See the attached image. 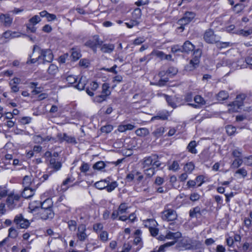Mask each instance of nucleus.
Here are the masks:
<instances>
[{
  "label": "nucleus",
  "mask_w": 252,
  "mask_h": 252,
  "mask_svg": "<svg viewBox=\"0 0 252 252\" xmlns=\"http://www.w3.org/2000/svg\"><path fill=\"white\" fill-rule=\"evenodd\" d=\"M37 53L38 59H40V63L45 64L51 63L53 59L52 52L50 49H42L37 45H34L33 54Z\"/></svg>",
  "instance_id": "obj_1"
},
{
  "label": "nucleus",
  "mask_w": 252,
  "mask_h": 252,
  "mask_svg": "<svg viewBox=\"0 0 252 252\" xmlns=\"http://www.w3.org/2000/svg\"><path fill=\"white\" fill-rule=\"evenodd\" d=\"M158 158V157L157 155L145 158L143 162L144 171L152 170L153 173H154V169L160 167L161 165L159 161L157 160Z\"/></svg>",
  "instance_id": "obj_2"
},
{
  "label": "nucleus",
  "mask_w": 252,
  "mask_h": 252,
  "mask_svg": "<svg viewBox=\"0 0 252 252\" xmlns=\"http://www.w3.org/2000/svg\"><path fill=\"white\" fill-rule=\"evenodd\" d=\"M53 201L51 199L48 198L45 200L43 202L33 201L29 204V209L31 211H35L37 209H52Z\"/></svg>",
  "instance_id": "obj_3"
},
{
  "label": "nucleus",
  "mask_w": 252,
  "mask_h": 252,
  "mask_svg": "<svg viewBox=\"0 0 252 252\" xmlns=\"http://www.w3.org/2000/svg\"><path fill=\"white\" fill-rule=\"evenodd\" d=\"M246 98L245 94H240L237 95L235 100L228 104L229 108L228 111L229 113L237 112L243 105V101Z\"/></svg>",
  "instance_id": "obj_4"
},
{
  "label": "nucleus",
  "mask_w": 252,
  "mask_h": 252,
  "mask_svg": "<svg viewBox=\"0 0 252 252\" xmlns=\"http://www.w3.org/2000/svg\"><path fill=\"white\" fill-rule=\"evenodd\" d=\"M118 185L117 182L114 181L110 183V181L107 180H101L95 182V188L100 190L106 189L109 192L113 191Z\"/></svg>",
  "instance_id": "obj_5"
},
{
  "label": "nucleus",
  "mask_w": 252,
  "mask_h": 252,
  "mask_svg": "<svg viewBox=\"0 0 252 252\" xmlns=\"http://www.w3.org/2000/svg\"><path fill=\"white\" fill-rule=\"evenodd\" d=\"M20 198V196L18 194H9L6 199V205L9 209L12 210L19 206Z\"/></svg>",
  "instance_id": "obj_6"
},
{
  "label": "nucleus",
  "mask_w": 252,
  "mask_h": 252,
  "mask_svg": "<svg viewBox=\"0 0 252 252\" xmlns=\"http://www.w3.org/2000/svg\"><path fill=\"white\" fill-rule=\"evenodd\" d=\"M109 85L104 83L102 86V92L100 95H98L95 97V101L100 103L105 100L107 97L110 94L111 92L109 90Z\"/></svg>",
  "instance_id": "obj_7"
},
{
  "label": "nucleus",
  "mask_w": 252,
  "mask_h": 252,
  "mask_svg": "<svg viewBox=\"0 0 252 252\" xmlns=\"http://www.w3.org/2000/svg\"><path fill=\"white\" fill-rule=\"evenodd\" d=\"M201 50L197 49L193 53L194 58L189 62V64L187 66V68L189 70H192L198 66L199 63V58L201 56Z\"/></svg>",
  "instance_id": "obj_8"
},
{
  "label": "nucleus",
  "mask_w": 252,
  "mask_h": 252,
  "mask_svg": "<svg viewBox=\"0 0 252 252\" xmlns=\"http://www.w3.org/2000/svg\"><path fill=\"white\" fill-rule=\"evenodd\" d=\"M195 14L192 12H187L184 16L179 20V24L181 25L180 29H184L183 25H185L190 22L194 18Z\"/></svg>",
  "instance_id": "obj_9"
},
{
  "label": "nucleus",
  "mask_w": 252,
  "mask_h": 252,
  "mask_svg": "<svg viewBox=\"0 0 252 252\" xmlns=\"http://www.w3.org/2000/svg\"><path fill=\"white\" fill-rule=\"evenodd\" d=\"M14 222L16 224L19 225L21 228H27L30 224L29 220L24 218L22 214L15 216Z\"/></svg>",
  "instance_id": "obj_10"
},
{
  "label": "nucleus",
  "mask_w": 252,
  "mask_h": 252,
  "mask_svg": "<svg viewBox=\"0 0 252 252\" xmlns=\"http://www.w3.org/2000/svg\"><path fill=\"white\" fill-rule=\"evenodd\" d=\"M177 215L175 211L168 209L162 212V220L167 221H173L177 219Z\"/></svg>",
  "instance_id": "obj_11"
},
{
  "label": "nucleus",
  "mask_w": 252,
  "mask_h": 252,
  "mask_svg": "<svg viewBox=\"0 0 252 252\" xmlns=\"http://www.w3.org/2000/svg\"><path fill=\"white\" fill-rule=\"evenodd\" d=\"M203 38L208 43L214 44L217 41L216 35L214 34V31L211 29L206 30L204 34Z\"/></svg>",
  "instance_id": "obj_12"
},
{
  "label": "nucleus",
  "mask_w": 252,
  "mask_h": 252,
  "mask_svg": "<svg viewBox=\"0 0 252 252\" xmlns=\"http://www.w3.org/2000/svg\"><path fill=\"white\" fill-rule=\"evenodd\" d=\"M38 212L40 219L43 220L51 219L54 217L52 209H38Z\"/></svg>",
  "instance_id": "obj_13"
},
{
  "label": "nucleus",
  "mask_w": 252,
  "mask_h": 252,
  "mask_svg": "<svg viewBox=\"0 0 252 252\" xmlns=\"http://www.w3.org/2000/svg\"><path fill=\"white\" fill-rule=\"evenodd\" d=\"M13 22V18L8 14H1L0 15V23L7 28L11 26Z\"/></svg>",
  "instance_id": "obj_14"
},
{
  "label": "nucleus",
  "mask_w": 252,
  "mask_h": 252,
  "mask_svg": "<svg viewBox=\"0 0 252 252\" xmlns=\"http://www.w3.org/2000/svg\"><path fill=\"white\" fill-rule=\"evenodd\" d=\"M74 181L75 178L72 176L68 177L63 182L61 187V190L63 191H65L69 187L76 185L77 182L74 183Z\"/></svg>",
  "instance_id": "obj_15"
},
{
  "label": "nucleus",
  "mask_w": 252,
  "mask_h": 252,
  "mask_svg": "<svg viewBox=\"0 0 252 252\" xmlns=\"http://www.w3.org/2000/svg\"><path fill=\"white\" fill-rule=\"evenodd\" d=\"M22 34L17 32L7 31L3 33L2 37L5 39H10L14 38L19 37Z\"/></svg>",
  "instance_id": "obj_16"
},
{
  "label": "nucleus",
  "mask_w": 252,
  "mask_h": 252,
  "mask_svg": "<svg viewBox=\"0 0 252 252\" xmlns=\"http://www.w3.org/2000/svg\"><path fill=\"white\" fill-rule=\"evenodd\" d=\"M115 49L113 44H103L100 47L101 51L104 53H111Z\"/></svg>",
  "instance_id": "obj_17"
},
{
  "label": "nucleus",
  "mask_w": 252,
  "mask_h": 252,
  "mask_svg": "<svg viewBox=\"0 0 252 252\" xmlns=\"http://www.w3.org/2000/svg\"><path fill=\"white\" fill-rule=\"evenodd\" d=\"M180 244L186 250H195L197 247L191 243V241L188 239H183L180 241Z\"/></svg>",
  "instance_id": "obj_18"
},
{
  "label": "nucleus",
  "mask_w": 252,
  "mask_h": 252,
  "mask_svg": "<svg viewBox=\"0 0 252 252\" xmlns=\"http://www.w3.org/2000/svg\"><path fill=\"white\" fill-rule=\"evenodd\" d=\"M194 49V46L189 41H186L185 42L182 47V52L189 53L190 51H192Z\"/></svg>",
  "instance_id": "obj_19"
},
{
  "label": "nucleus",
  "mask_w": 252,
  "mask_h": 252,
  "mask_svg": "<svg viewBox=\"0 0 252 252\" xmlns=\"http://www.w3.org/2000/svg\"><path fill=\"white\" fill-rule=\"evenodd\" d=\"M182 236V234L180 232H172L168 231L166 234V237L167 239L174 240L173 241L177 242V240Z\"/></svg>",
  "instance_id": "obj_20"
},
{
  "label": "nucleus",
  "mask_w": 252,
  "mask_h": 252,
  "mask_svg": "<svg viewBox=\"0 0 252 252\" xmlns=\"http://www.w3.org/2000/svg\"><path fill=\"white\" fill-rule=\"evenodd\" d=\"M176 243V241H171L166 243L165 244L161 245L158 249L157 248L154 249V250L151 252H164L165 251V249L169 247L174 245Z\"/></svg>",
  "instance_id": "obj_21"
},
{
  "label": "nucleus",
  "mask_w": 252,
  "mask_h": 252,
  "mask_svg": "<svg viewBox=\"0 0 252 252\" xmlns=\"http://www.w3.org/2000/svg\"><path fill=\"white\" fill-rule=\"evenodd\" d=\"M85 231V228L84 225H81L78 227L77 237L80 241H84L87 236Z\"/></svg>",
  "instance_id": "obj_22"
},
{
  "label": "nucleus",
  "mask_w": 252,
  "mask_h": 252,
  "mask_svg": "<svg viewBox=\"0 0 252 252\" xmlns=\"http://www.w3.org/2000/svg\"><path fill=\"white\" fill-rule=\"evenodd\" d=\"M34 195V190L29 188L28 187H25L22 193V195L25 198H29Z\"/></svg>",
  "instance_id": "obj_23"
},
{
  "label": "nucleus",
  "mask_w": 252,
  "mask_h": 252,
  "mask_svg": "<svg viewBox=\"0 0 252 252\" xmlns=\"http://www.w3.org/2000/svg\"><path fill=\"white\" fill-rule=\"evenodd\" d=\"M189 215L191 218H197L198 216H201V209L199 207L196 206L190 209Z\"/></svg>",
  "instance_id": "obj_24"
},
{
  "label": "nucleus",
  "mask_w": 252,
  "mask_h": 252,
  "mask_svg": "<svg viewBox=\"0 0 252 252\" xmlns=\"http://www.w3.org/2000/svg\"><path fill=\"white\" fill-rule=\"evenodd\" d=\"M50 167L53 168L55 171L59 170L62 167V164L59 161H56L54 158H51L50 160Z\"/></svg>",
  "instance_id": "obj_25"
},
{
  "label": "nucleus",
  "mask_w": 252,
  "mask_h": 252,
  "mask_svg": "<svg viewBox=\"0 0 252 252\" xmlns=\"http://www.w3.org/2000/svg\"><path fill=\"white\" fill-rule=\"evenodd\" d=\"M32 175H26L23 179V185L25 187H28L31 184H35L36 182V179H32Z\"/></svg>",
  "instance_id": "obj_26"
},
{
  "label": "nucleus",
  "mask_w": 252,
  "mask_h": 252,
  "mask_svg": "<svg viewBox=\"0 0 252 252\" xmlns=\"http://www.w3.org/2000/svg\"><path fill=\"white\" fill-rule=\"evenodd\" d=\"M229 97V94L225 91H220L217 95V99L219 101H224Z\"/></svg>",
  "instance_id": "obj_27"
},
{
  "label": "nucleus",
  "mask_w": 252,
  "mask_h": 252,
  "mask_svg": "<svg viewBox=\"0 0 252 252\" xmlns=\"http://www.w3.org/2000/svg\"><path fill=\"white\" fill-rule=\"evenodd\" d=\"M58 67L56 65L51 64L48 68L47 72L51 76H54L58 72Z\"/></svg>",
  "instance_id": "obj_28"
},
{
  "label": "nucleus",
  "mask_w": 252,
  "mask_h": 252,
  "mask_svg": "<svg viewBox=\"0 0 252 252\" xmlns=\"http://www.w3.org/2000/svg\"><path fill=\"white\" fill-rule=\"evenodd\" d=\"M86 82V78L85 77L82 76L77 84L75 87L79 90H82L84 89Z\"/></svg>",
  "instance_id": "obj_29"
},
{
  "label": "nucleus",
  "mask_w": 252,
  "mask_h": 252,
  "mask_svg": "<svg viewBox=\"0 0 252 252\" xmlns=\"http://www.w3.org/2000/svg\"><path fill=\"white\" fill-rule=\"evenodd\" d=\"M135 133L137 136L144 137L149 134V130L147 128H140L135 131Z\"/></svg>",
  "instance_id": "obj_30"
},
{
  "label": "nucleus",
  "mask_w": 252,
  "mask_h": 252,
  "mask_svg": "<svg viewBox=\"0 0 252 252\" xmlns=\"http://www.w3.org/2000/svg\"><path fill=\"white\" fill-rule=\"evenodd\" d=\"M196 146V142L195 141H191L188 145L187 149L188 151L192 154H196L197 151L195 149Z\"/></svg>",
  "instance_id": "obj_31"
},
{
  "label": "nucleus",
  "mask_w": 252,
  "mask_h": 252,
  "mask_svg": "<svg viewBox=\"0 0 252 252\" xmlns=\"http://www.w3.org/2000/svg\"><path fill=\"white\" fill-rule=\"evenodd\" d=\"M63 139L64 141L68 143H71L73 144L77 143V141L75 137L68 135L66 134H63Z\"/></svg>",
  "instance_id": "obj_32"
},
{
  "label": "nucleus",
  "mask_w": 252,
  "mask_h": 252,
  "mask_svg": "<svg viewBox=\"0 0 252 252\" xmlns=\"http://www.w3.org/2000/svg\"><path fill=\"white\" fill-rule=\"evenodd\" d=\"M168 114L167 113H158L157 116L152 117L151 120H158L160 119L162 120H165L167 119Z\"/></svg>",
  "instance_id": "obj_33"
},
{
  "label": "nucleus",
  "mask_w": 252,
  "mask_h": 252,
  "mask_svg": "<svg viewBox=\"0 0 252 252\" xmlns=\"http://www.w3.org/2000/svg\"><path fill=\"white\" fill-rule=\"evenodd\" d=\"M98 238L102 242H106L108 240V233L106 231H102L98 233Z\"/></svg>",
  "instance_id": "obj_34"
},
{
  "label": "nucleus",
  "mask_w": 252,
  "mask_h": 252,
  "mask_svg": "<svg viewBox=\"0 0 252 252\" xmlns=\"http://www.w3.org/2000/svg\"><path fill=\"white\" fill-rule=\"evenodd\" d=\"M194 168V165L192 162H189L186 164L184 169L186 172H191Z\"/></svg>",
  "instance_id": "obj_35"
},
{
  "label": "nucleus",
  "mask_w": 252,
  "mask_h": 252,
  "mask_svg": "<svg viewBox=\"0 0 252 252\" xmlns=\"http://www.w3.org/2000/svg\"><path fill=\"white\" fill-rule=\"evenodd\" d=\"M18 236L17 231L13 227H10L8 230V237L16 238Z\"/></svg>",
  "instance_id": "obj_36"
},
{
  "label": "nucleus",
  "mask_w": 252,
  "mask_h": 252,
  "mask_svg": "<svg viewBox=\"0 0 252 252\" xmlns=\"http://www.w3.org/2000/svg\"><path fill=\"white\" fill-rule=\"evenodd\" d=\"M164 132V128L163 127H159L157 128L153 132V134L157 137L161 136Z\"/></svg>",
  "instance_id": "obj_37"
},
{
  "label": "nucleus",
  "mask_w": 252,
  "mask_h": 252,
  "mask_svg": "<svg viewBox=\"0 0 252 252\" xmlns=\"http://www.w3.org/2000/svg\"><path fill=\"white\" fill-rule=\"evenodd\" d=\"M41 21L40 17L38 15H35L29 20V24L35 25Z\"/></svg>",
  "instance_id": "obj_38"
},
{
  "label": "nucleus",
  "mask_w": 252,
  "mask_h": 252,
  "mask_svg": "<svg viewBox=\"0 0 252 252\" xmlns=\"http://www.w3.org/2000/svg\"><path fill=\"white\" fill-rule=\"evenodd\" d=\"M152 55H155L160 59L162 60L164 59L165 54L160 51L154 50L151 53Z\"/></svg>",
  "instance_id": "obj_39"
},
{
  "label": "nucleus",
  "mask_w": 252,
  "mask_h": 252,
  "mask_svg": "<svg viewBox=\"0 0 252 252\" xmlns=\"http://www.w3.org/2000/svg\"><path fill=\"white\" fill-rule=\"evenodd\" d=\"M227 133L231 135H233L236 131V128L235 126L231 125H228L225 127Z\"/></svg>",
  "instance_id": "obj_40"
},
{
  "label": "nucleus",
  "mask_w": 252,
  "mask_h": 252,
  "mask_svg": "<svg viewBox=\"0 0 252 252\" xmlns=\"http://www.w3.org/2000/svg\"><path fill=\"white\" fill-rule=\"evenodd\" d=\"M113 126L110 125H108L101 127L100 130L102 132L108 133L110 132L113 130Z\"/></svg>",
  "instance_id": "obj_41"
},
{
  "label": "nucleus",
  "mask_w": 252,
  "mask_h": 252,
  "mask_svg": "<svg viewBox=\"0 0 252 252\" xmlns=\"http://www.w3.org/2000/svg\"><path fill=\"white\" fill-rule=\"evenodd\" d=\"M194 101L198 104L204 105L206 104V101L204 98L200 95H196L194 97Z\"/></svg>",
  "instance_id": "obj_42"
},
{
  "label": "nucleus",
  "mask_w": 252,
  "mask_h": 252,
  "mask_svg": "<svg viewBox=\"0 0 252 252\" xmlns=\"http://www.w3.org/2000/svg\"><path fill=\"white\" fill-rule=\"evenodd\" d=\"M216 44L217 47L219 48H226V47L230 46L231 45V43L230 42H219L218 40H217Z\"/></svg>",
  "instance_id": "obj_43"
},
{
  "label": "nucleus",
  "mask_w": 252,
  "mask_h": 252,
  "mask_svg": "<svg viewBox=\"0 0 252 252\" xmlns=\"http://www.w3.org/2000/svg\"><path fill=\"white\" fill-rule=\"evenodd\" d=\"M245 7L244 4L242 3H237L233 7V10L236 13H239L242 11Z\"/></svg>",
  "instance_id": "obj_44"
},
{
  "label": "nucleus",
  "mask_w": 252,
  "mask_h": 252,
  "mask_svg": "<svg viewBox=\"0 0 252 252\" xmlns=\"http://www.w3.org/2000/svg\"><path fill=\"white\" fill-rule=\"evenodd\" d=\"M169 169L174 172H176L179 169V164L177 161H174L172 164L169 166Z\"/></svg>",
  "instance_id": "obj_45"
},
{
  "label": "nucleus",
  "mask_w": 252,
  "mask_h": 252,
  "mask_svg": "<svg viewBox=\"0 0 252 252\" xmlns=\"http://www.w3.org/2000/svg\"><path fill=\"white\" fill-rule=\"evenodd\" d=\"M65 80L68 83L72 84L76 82L77 78L75 76L69 75L66 77Z\"/></svg>",
  "instance_id": "obj_46"
},
{
  "label": "nucleus",
  "mask_w": 252,
  "mask_h": 252,
  "mask_svg": "<svg viewBox=\"0 0 252 252\" xmlns=\"http://www.w3.org/2000/svg\"><path fill=\"white\" fill-rule=\"evenodd\" d=\"M165 98L169 105L173 108L176 107V104L173 102L172 98L167 95H165Z\"/></svg>",
  "instance_id": "obj_47"
},
{
  "label": "nucleus",
  "mask_w": 252,
  "mask_h": 252,
  "mask_svg": "<svg viewBox=\"0 0 252 252\" xmlns=\"http://www.w3.org/2000/svg\"><path fill=\"white\" fill-rule=\"evenodd\" d=\"M77 223L75 220H70L68 222V225L69 229L71 231H75L76 229Z\"/></svg>",
  "instance_id": "obj_48"
},
{
  "label": "nucleus",
  "mask_w": 252,
  "mask_h": 252,
  "mask_svg": "<svg viewBox=\"0 0 252 252\" xmlns=\"http://www.w3.org/2000/svg\"><path fill=\"white\" fill-rule=\"evenodd\" d=\"M33 54H34L32 53V55L30 56V59L27 60V63H28V64L34 63L37 62H39V63H40V59H38V56L37 58H32V59L31 58L33 56Z\"/></svg>",
  "instance_id": "obj_49"
},
{
  "label": "nucleus",
  "mask_w": 252,
  "mask_h": 252,
  "mask_svg": "<svg viewBox=\"0 0 252 252\" xmlns=\"http://www.w3.org/2000/svg\"><path fill=\"white\" fill-rule=\"evenodd\" d=\"M242 163V160L241 158H236L233 161L231 166L232 168H238Z\"/></svg>",
  "instance_id": "obj_50"
},
{
  "label": "nucleus",
  "mask_w": 252,
  "mask_h": 252,
  "mask_svg": "<svg viewBox=\"0 0 252 252\" xmlns=\"http://www.w3.org/2000/svg\"><path fill=\"white\" fill-rule=\"evenodd\" d=\"M178 70L174 67H170L166 71L167 74L171 76L175 75L177 74Z\"/></svg>",
  "instance_id": "obj_51"
},
{
  "label": "nucleus",
  "mask_w": 252,
  "mask_h": 252,
  "mask_svg": "<svg viewBox=\"0 0 252 252\" xmlns=\"http://www.w3.org/2000/svg\"><path fill=\"white\" fill-rule=\"evenodd\" d=\"M127 209V207L126 206V204L125 203H122L120 205L118 211L119 212L120 214H122L126 212Z\"/></svg>",
  "instance_id": "obj_52"
},
{
  "label": "nucleus",
  "mask_w": 252,
  "mask_h": 252,
  "mask_svg": "<svg viewBox=\"0 0 252 252\" xmlns=\"http://www.w3.org/2000/svg\"><path fill=\"white\" fill-rule=\"evenodd\" d=\"M145 41V39L144 37H139L134 40L133 43L135 45H138L143 43Z\"/></svg>",
  "instance_id": "obj_53"
},
{
  "label": "nucleus",
  "mask_w": 252,
  "mask_h": 252,
  "mask_svg": "<svg viewBox=\"0 0 252 252\" xmlns=\"http://www.w3.org/2000/svg\"><path fill=\"white\" fill-rule=\"evenodd\" d=\"M105 167V164L103 161H98L95 163V170L101 171Z\"/></svg>",
  "instance_id": "obj_54"
},
{
  "label": "nucleus",
  "mask_w": 252,
  "mask_h": 252,
  "mask_svg": "<svg viewBox=\"0 0 252 252\" xmlns=\"http://www.w3.org/2000/svg\"><path fill=\"white\" fill-rule=\"evenodd\" d=\"M41 175L42 174H37L38 176L36 177V178H39L40 182L38 183L37 185L40 184L41 182H44L48 178L49 176L48 174H43L42 176L40 177Z\"/></svg>",
  "instance_id": "obj_55"
},
{
  "label": "nucleus",
  "mask_w": 252,
  "mask_h": 252,
  "mask_svg": "<svg viewBox=\"0 0 252 252\" xmlns=\"http://www.w3.org/2000/svg\"><path fill=\"white\" fill-rule=\"evenodd\" d=\"M204 177L202 175H199L196 177L195 181L197 183L196 184L198 185V186H200L202 184V183L204 182Z\"/></svg>",
  "instance_id": "obj_56"
},
{
  "label": "nucleus",
  "mask_w": 252,
  "mask_h": 252,
  "mask_svg": "<svg viewBox=\"0 0 252 252\" xmlns=\"http://www.w3.org/2000/svg\"><path fill=\"white\" fill-rule=\"evenodd\" d=\"M252 33V30H242L240 31L239 34L242 35L244 36H247Z\"/></svg>",
  "instance_id": "obj_57"
},
{
  "label": "nucleus",
  "mask_w": 252,
  "mask_h": 252,
  "mask_svg": "<svg viewBox=\"0 0 252 252\" xmlns=\"http://www.w3.org/2000/svg\"><path fill=\"white\" fill-rule=\"evenodd\" d=\"M31 118L29 117H24L20 120V122L23 125L29 124L31 122Z\"/></svg>",
  "instance_id": "obj_58"
},
{
  "label": "nucleus",
  "mask_w": 252,
  "mask_h": 252,
  "mask_svg": "<svg viewBox=\"0 0 252 252\" xmlns=\"http://www.w3.org/2000/svg\"><path fill=\"white\" fill-rule=\"evenodd\" d=\"M125 24L128 28H132L133 27L138 25V22L135 20H132L128 23H126Z\"/></svg>",
  "instance_id": "obj_59"
},
{
  "label": "nucleus",
  "mask_w": 252,
  "mask_h": 252,
  "mask_svg": "<svg viewBox=\"0 0 252 252\" xmlns=\"http://www.w3.org/2000/svg\"><path fill=\"white\" fill-rule=\"evenodd\" d=\"M151 55H151V54H150L149 55L144 56L143 57H142L139 59V62L141 63L144 62H145L146 63H148L151 60L150 56Z\"/></svg>",
  "instance_id": "obj_60"
},
{
  "label": "nucleus",
  "mask_w": 252,
  "mask_h": 252,
  "mask_svg": "<svg viewBox=\"0 0 252 252\" xmlns=\"http://www.w3.org/2000/svg\"><path fill=\"white\" fill-rule=\"evenodd\" d=\"M43 137H41L40 135H35L33 137V140L35 143H42L43 142Z\"/></svg>",
  "instance_id": "obj_61"
},
{
  "label": "nucleus",
  "mask_w": 252,
  "mask_h": 252,
  "mask_svg": "<svg viewBox=\"0 0 252 252\" xmlns=\"http://www.w3.org/2000/svg\"><path fill=\"white\" fill-rule=\"evenodd\" d=\"M149 231L153 236H157L158 232V228L152 227H149Z\"/></svg>",
  "instance_id": "obj_62"
},
{
  "label": "nucleus",
  "mask_w": 252,
  "mask_h": 252,
  "mask_svg": "<svg viewBox=\"0 0 252 252\" xmlns=\"http://www.w3.org/2000/svg\"><path fill=\"white\" fill-rule=\"evenodd\" d=\"M199 199V195L197 193H193L190 194V199L192 201H195Z\"/></svg>",
  "instance_id": "obj_63"
},
{
  "label": "nucleus",
  "mask_w": 252,
  "mask_h": 252,
  "mask_svg": "<svg viewBox=\"0 0 252 252\" xmlns=\"http://www.w3.org/2000/svg\"><path fill=\"white\" fill-rule=\"evenodd\" d=\"M131 246L128 243H125L123 246V250L122 252H128L131 249Z\"/></svg>",
  "instance_id": "obj_64"
}]
</instances>
